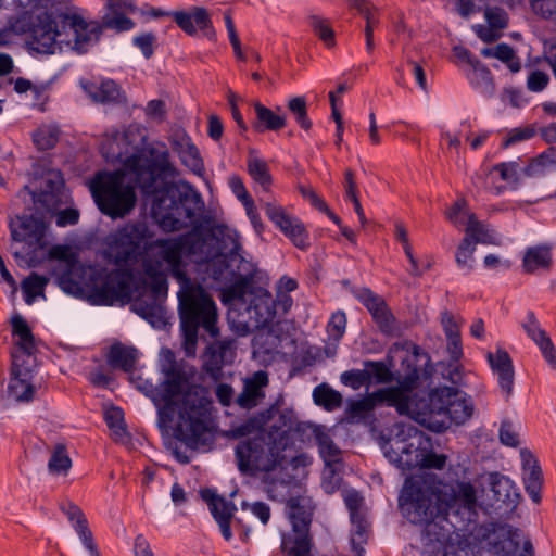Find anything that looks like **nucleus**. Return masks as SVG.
<instances>
[{
    "instance_id": "33",
    "label": "nucleus",
    "mask_w": 556,
    "mask_h": 556,
    "mask_svg": "<svg viewBox=\"0 0 556 556\" xmlns=\"http://www.w3.org/2000/svg\"><path fill=\"white\" fill-rule=\"evenodd\" d=\"M138 359V351L132 346H126L121 342L111 345L108 362L113 368L131 372L135 369Z\"/></svg>"
},
{
    "instance_id": "21",
    "label": "nucleus",
    "mask_w": 556,
    "mask_h": 556,
    "mask_svg": "<svg viewBox=\"0 0 556 556\" xmlns=\"http://www.w3.org/2000/svg\"><path fill=\"white\" fill-rule=\"evenodd\" d=\"M521 327L526 331L527 336L536 344L548 366L556 371L555 345L547 332L541 327V324L532 311L527 312L526 318L521 323Z\"/></svg>"
},
{
    "instance_id": "44",
    "label": "nucleus",
    "mask_w": 556,
    "mask_h": 556,
    "mask_svg": "<svg viewBox=\"0 0 556 556\" xmlns=\"http://www.w3.org/2000/svg\"><path fill=\"white\" fill-rule=\"evenodd\" d=\"M467 77L471 86L478 89L480 92L486 96H491L493 93L494 85L492 73L480 61L478 62V65L472 67L471 73H469Z\"/></svg>"
},
{
    "instance_id": "28",
    "label": "nucleus",
    "mask_w": 556,
    "mask_h": 556,
    "mask_svg": "<svg viewBox=\"0 0 556 556\" xmlns=\"http://www.w3.org/2000/svg\"><path fill=\"white\" fill-rule=\"evenodd\" d=\"M172 148L178 154L182 164L191 170L199 172L203 168L200 151L185 131L176 132L172 137Z\"/></svg>"
},
{
    "instance_id": "42",
    "label": "nucleus",
    "mask_w": 556,
    "mask_h": 556,
    "mask_svg": "<svg viewBox=\"0 0 556 556\" xmlns=\"http://www.w3.org/2000/svg\"><path fill=\"white\" fill-rule=\"evenodd\" d=\"M465 231V238H470V240L475 242V245L478 243L498 244L495 235L486 229V227L476 218L475 214L468 215V223Z\"/></svg>"
},
{
    "instance_id": "24",
    "label": "nucleus",
    "mask_w": 556,
    "mask_h": 556,
    "mask_svg": "<svg viewBox=\"0 0 556 556\" xmlns=\"http://www.w3.org/2000/svg\"><path fill=\"white\" fill-rule=\"evenodd\" d=\"M59 507L67 517L68 521L72 522L84 546L90 553V556H101L83 510L76 504L67 500L62 501Z\"/></svg>"
},
{
    "instance_id": "11",
    "label": "nucleus",
    "mask_w": 556,
    "mask_h": 556,
    "mask_svg": "<svg viewBox=\"0 0 556 556\" xmlns=\"http://www.w3.org/2000/svg\"><path fill=\"white\" fill-rule=\"evenodd\" d=\"M430 355L417 344H409L407 354L403 357L400 368L395 371L397 386L388 389H401L402 392H412L433 374Z\"/></svg>"
},
{
    "instance_id": "58",
    "label": "nucleus",
    "mask_w": 556,
    "mask_h": 556,
    "mask_svg": "<svg viewBox=\"0 0 556 556\" xmlns=\"http://www.w3.org/2000/svg\"><path fill=\"white\" fill-rule=\"evenodd\" d=\"M498 437L502 444L510 447H517L519 445V435L515 431L513 422L509 420H503L498 430Z\"/></svg>"
},
{
    "instance_id": "48",
    "label": "nucleus",
    "mask_w": 556,
    "mask_h": 556,
    "mask_svg": "<svg viewBox=\"0 0 556 556\" xmlns=\"http://www.w3.org/2000/svg\"><path fill=\"white\" fill-rule=\"evenodd\" d=\"M364 369L368 376V384L371 382L389 383L395 380V374L383 362L366 361L364 362Z\"/></svg>"
},
{
    "instance_id": "47",
    "label": "nucleus",
    "mask_w": 556,
    "mask_h": 556,
    "mask_svg": "<svg viewBox=\"0 0 556 556\" xmlns=\"http://www.w3.org/2000/svg\"><path fill=\"white\" fill-rule=\"evenodd\" d=\"M49 279L37 273H31L22 281V291L27 304H31L36 296L42 295Z\"/></svg>"
},
{
    "instance_id": "53",
    "label": "nucleus",
    "mask_w": 556,
    "mask_h": 556,
    "mask_svg": "<svg viewBox=\"0 0 556 556\" xmlns=\"http://www.w3.org/2000/svg\"><path fill=\"white\" fill-rule=\"evenodd\" d=\"M287 106L302 129L308 130L312 128V121L307 116V105L304 97L291 98Z\"/></svg>"
},
{
    "instance_id": "13",
    "label": "nucleus",
    "mask_w": 556,
    "mask_h": 556,
    "mask_svg": "<svg viewBox=\"0 0 556 556\" xmlns=\"http://www.w3.org/2000/svg\"><path fill=\"white\" fill-rule=\"evenodd\" d=\"M478 534L486 551L496 556H515L520 546L519 530L507 523H486Z\"/></svg>"
},
{
    "instance_id": "4",
    "label": "nucleus",
    "mask_w": 556,
    "mask_h": 556,
    "mask_svg": "<svg viewBox=\"0 0 556 556\" xmlns=\"http://www.w3.org/2000/svg\"><path fill=\"white\" fill-rule=\"evenodd\" d=\"M402 515L414 525L424 526V533L430 542L443 543L450 539L453 526L448 520L453 509L421 481L407 479L399 496Z\"/></svg>"
},
{
    "instance_id": "37",
    "label": "nucleus",
    "mask_w": 556,
    "mask_h": 556,
    "mask_svg": "<svg viewBox=\"0 0 556 556\" xmlns=\"http://www.w3.org/2000/svg\"><path fill=\"white\" fill-rule=\"evenodd\" d=\"M556 168V146L547 148L536 157L530 160L529 164L522 167L523 175L536 177Z\"/></svg>"
},
{
    "instance_id": "38",
    "label": "nucleus",
    "mask_w": 556,
    "mask_h": 556,
    "mask_svg": "<svg viewBox=\"0 0 556 556\" xmlns=\"http://www.w3.org/2000/svg\"><path fill=\"white\" fill-rule=\"evenodd\" d=\"M351 518V547L355 556H364V545L369 536V523L364 514L354 515Z\"/></svg>"
},
{
    "instance_id": "45",
    "label": "nucleus",
    "mask_w": 556,
    "mask_h": 556,
    "mask_svg": "<svg viewBox=\"0 0 556 556\" xmlns=\"http://www.w3.org/2000/svg\"><path fill=\"white\" fill-rule=\"evenodd\" d=\"M455 501L464 508L467 514V520L473 521L477 511V495L476 490L469 482H462L458 484V490L455 495Z\"/></svg>"
},
{
    "instance_id": "15",
    "label": "nucleus",
    "mask_w": 556,
    "mask_h": 556,
    "mask_svg": "<svg viewBox=\"0 0 556 556\" xmlns=\"http://www.w3.org/2000/svg\"><path fill=\"white\" fill-rule=\"evenodd\" d=\"M11 237L18 242H27L35 248H43L46 245V231L48 224L42 217L36 215L16 216L9 224Z\"/></svg>"
},
{
    "instance_id": "19",
    "label": "nucleus",
    "mask_w": 556,
    "mask_h": 556,
    "mask_svg": "<svg viewBox=\"0 0 556 556\" xmlns=\"http://www.w3.org/2000/svg\"><path fill=\"white\" fill-rule=\"evenodd\" d=\"M162 372L164 374V380L156 389V395L160 400L176 399L182 393L188 383V378L169 350L165 352V363L162 365Z\"/></svg>"
},
{
    "instance_id": "49",
    "label": "nucleus",
    "mask_w": 556,
    "mask_h": 556,
    "mask_svg": "<svg viewBox=\"0 0 556 556\" xmlns=\"http://www.w3.org/2000/svg\"><path fill=\"white\" fill-rule=\"evenodd\" d=\"M147 276L151 279L149 286L144 289V293L153 294L161 300H165L167 295V279L166 276L159 271L152 265H149L144 269Z\"/></svg>"
},
{
    "instance_id": "35",
    "label": "nucleus",
    "mask_w": 556,
    "mask_h": 556,
    "mask_svg": "<svg viewBox=\"0 0 556 556\" xmlns=\"http://www.w3.org/2000/svg\"><path fill=\"white\" fill-rule=\"evenodd\" d=\"M254 111L256 121L253 123V128L257 132L266 130L278 131L286 126V117L283 115L277 114L260 102L254 104Z\"/></svg>"
},
{
    "instance_id": "2",
    "label": "nucleus",
    "mask_w": 556,
    "mask_h": 556,
    "mask_svg": "<svg viewBox=\"0 0 556 556\" xmlns=\"http://www.w3.org/2000/svg\"><path fill=\"white\" fill-rule=\"evenodd\" d=\"M155 405L157 406L159 421L163 426H168L174 421L178 409L179 418L175 428V438L187 448L195 451L212 444V401L202 389L193 387L187 391L179 407L174 397L160 400L157 395Z\"/></svg>"
},
{
    "instance_id": "16",
    "label": "nucleus",
    "mask_w": 556,
    "mask_h": 556,
    "mask_svg": "<svg viewBox=\"0 0 556 556\" xmlns=\"http://www.w3.org/2000/svg\"><path fill=\"white\" fill-rule=\"evenodd\" d=\"M442 391H446L442 399V416L457 426L466 424L475 412L471 396L454 387H442Z\"/></svg>"
},
{
    "instance_id": "18",
    "label": "nucleus",
    "mask_w": 556,
    "mask_h": 556,
    "mask_svg": "<svg viewBox=\"0 0 556 556\" xmlns=\"http://www.w3.org/2000/svg\"><path fill=\"white\" fill-rule=\"evenodd\" d=\"M11 379L8 392L17 402H29L34 397L35 387L31 383V369L18 354H12Z\"/></svg>"
},
{
    "instance_id": "52",
    "label": "nucleus",
    "mask_w": 556,
    "mask_h": 556,
    "mask_svg": "<svg viewBox=\"0 0 556 556\" xmlns=\"http://www.w3.org/2000/svg\"><path fill=\"white\" fill-rule=\"evenodd\" d=\"M379 330L388 336H393L397 331L395 317L388 307L386 301L382 303L377 313L371 315Z\"/></svg>"
},
{
    "instance_id": "46",
    "label": "nucleus",
    "mask_w": 556,
    "mask_h": 556,
    "mask_svg": "<svg viewBox=\"0 0 556 556\" xmlns=\"http://www.w3.org/2000/svg\"><path fill=\"white\" fill-rule=\"evenodd\" d=\"M71 467L72 460L67 454L66 446L62 443L56 444L48 462L49 472L66 476Z\"/></svg>"
},
{
    "instance_id": "32",
    "label": "nucleus",
    "mask_w": 556,
    "mask_h": 556,
    "mask_svg": "<svg viewBox=\"0 0 556 556\" xmlns=\"http://www.w3.org/2000/svg\"><path fill=\"white\" fill-rule=\"evenodd\" d=\"M523 466L528 467L529 471L523 477L525 489L534 503L541 501V486H542V471L538 465L536 459L529 452H521Z\"/></svg>"
},
{
    "instance_id": "40",
    "label": "nucleus",
    "mask_w": 556,
    "mask_h": 556,
    "mask_svg": "<svg viewBox=\"0 0 556 556\" xmlns=\"http://www.w3.org/2000/svg\"><path fill=\"white\" fill-rule=\"evenodd\" d=\"M247 168L252 179L260 184L264 190H267L271 184V175L267 163L256 155L255 150H250Z\"/></svg>"
},
{
    "instance_id": "62",
    "label": "nucleus",
    "mask_w": 556,
    "mask_h": 556,
    "mask_svg": "<svg viewBox=\"0 0 556 556\" xmlns=\"http://www.w3.org/2000/svg\"><path fill=\"white\" fill-rule=\"evenodd\" d=\"M465 201L458 200L454 203V205L448 210L446 216L451 223L455 226L467 225L468 223V213L464 211Z\"/></svg>"
},
{
    "instance_id": "51",
    "label": "nucleus",
    "mask_w": 556,
    "mask_h": 556,
    "mask_svg": "<svg viewBox=\"0 0 556 556\" xmlns=\"http://www.w3.org/2000/svg\"><path fill=\"white\" fill-rule=\"evenodd\" d=\"M307 23L314 34L321 40L327 47L334 45V31L330 26V22L319 15H309Z\"/></svg>"
},
{
    "instance_id": "43",
    "label": "nucleus",
    "mask_w": 556,
    "mask_h": 556,
    "mask_svg": "<svg viewBox=\"0 0 556 556\" xmlns=\"http://www.w3.org/2000/svg\"><path fill=\"white\" fill-rule=\"evenodd\" d=\"M319 447V453L327 465L338 463L340 459V450L336 446L332 439L321 428L311 426Z\"/></svg>"
},
{
    "instance_id": "30",
    "label": "nucleus",
    "mask_w": 556,
    "mask_h": 556,
    "mask_svg": "<svg viewBox=\"0 0 556 556\" xmlns=\"http://www.w3.org/2000/svg\"><path fill=\"white\" fill-rule=\"evenodd\" d=\"M249 321L254 328H265L275 318L276 311L270 296H254L247 307Z\"/></svg>"
},
{
    "instance_id": "50",
    "label": "nucleus",
    "mask_w": 556,
    "mask_h": 556,
    "mask_svg": "<svg viewBox=\"0 0 556 556\" xmlns=\"http://www.w3.org/2000/svg\"><path fill=\"white\" fill-rule=\"evenodd\" d=\"M476 248L477 245L470 238H464L457 248L456 264L465 273H470L473 269Z\"/></svg>"
},
{
    "instance_id": "12",
    "label": "nucleus",
    "mask_w": 556,
    "mask_h": 556,
    "mask_svg": "<svg viewBox=\"0 0 556 556\" xmlns=\"http://www.w3.org/2000/svg\"><path fill=\"white\" fill-rule=\"evenodd\" d=\"M421 434L415 427L402 429L383 445L384 456L402 470H412L420 464Z\"/></svg>"
},
{
    "instance_id": "14",
    "label": "nucleus",
    "mask_w": 556,
    "mask_h": 556,
    "mask_svg": "<svg viewBox=\"0 0 556 556\" xmlns=\"http://www.w3.org/2000/svg\"><path fill=\"white\" fill-rule=\"evenodd\" d=\"M105 10L106 11L102 15L101 23H87L88 28L92 25H98L99 27L94 34L90 31L87 33L92 36V39H90V46L99 40L102 29H112L116 33H122L130 30L135 26L134 21L126 16L128 13L136 11L134 0H108Z\"/></svg>"
},
{
    "instance_id": "22",
    "label": "nucleus",
    "mask_w": 556,
    "mask_h": 556,
    "mask_svg": "<svg viewBox=\"0 0 556 556\" xmlns=\"http://www.w3.org/2000/svg\"><path fill=\"white\" fill-rule=\"evenodd\" d=\"M206 354L207 358L204 362L203 368L214 381H217L222 378L223 366L232 363L235 358L236 341L235 339H225L211 344L207 348Z\"/></svg>"
},
{
    "instance_id": "41",
    "label": "nucleus",
    "mask_w": 556,
    "mask_h": 556,
    "mask_svg": "<svg viewBox=\"0 0 556 556\" xmlns=\"http://www.w3.org/2000/svg\"><path fill=\"white\" fill-rule=\"evenodd\" d=\"M63 180L58 175L45 182V189L38 195V202L48 211L55 208L62 201Z\"/></svg>"
},
{
    "instance_id": "36",
    "label": "nucleus",
    "mask_w": 556,
    "mask_h": 556,
    "mask_svg": "<svg viewBox=\"0 0 556 556\" xmlns=\"http://www.w3.org/2000/svg\"><path fill=\"white\" fill-rule=\"evenodd\" d=\"M11 324L13 334L18 337L17 346L21 351L18 355L23 356L25 359H29L36 350V345L35 337L28 324L21 315L14 316Z\"/></svg>"
},
{
    "instance_id": "57",
    "label": "nucleus",
    "mask_w": 556,
    "mask_h": 556,
    "mask_svg": "<svg viewBox=\"0 0 556 556\" xmlns=\"http://www.w3.org/2000/svg\"><path fill=\"white\" fill-rule=\"evenodd\" d=\"M494 170L497 172L501 178L509 184H517L519 180V173H522V168H519L516 162L501 163L494 166Z\"/></svg>"
},
{
    "instance_id": "26",
    "label": "nucleus",
    "mask_w": 556,
    "mask_h": 556,
    "mask_svg": "<svg viewBox=\"0 0 556 556\" xmlns=\"http://www.w3.org/2000/svg\"><path fill=\"white\" fill-rule=\"evenodd\" d=\"M268 382L266 371H255L243 381L242 392L236 399L237 405L244 409L254 408L265 397L264 388L268 386Z\"/></svg>"
},
{
    "instance_id": "29",
    "label": "nucleus",
    "mask_w": 556,
    "mask_h": 556,
    "mask_svg": "<svg viewBox=\"0 0 556 556\" xmlns=\"http://www.w3.org/2000/svg\"><path fill=\"white\" fill-rule=\"evenodd\" d=\"M86 93L92 101L109 104L126 102L125 94L122 92L117 84L112 79H105L100 83L92 81L84 85Z\"/></svg>"
},
{
    "instance_id": "7",
    "label": "nucleus",
    "mask_w": 556,
    "mask_h": 556,
    "mask_svg": "<svg viewBox=\"0 0 556 556\" xmlns=\"http://www.w3.org/2000/svg\"><path fill=\"white\" fill-rule=\"evenodd\" d=\"M90 191L99 211L112 219L125 217L136 205L135 189L125 182L122 169L98 173L90 182Z\"/></svg>"
},
{
    "instance_id": "63",
    "label": "nucleus",
    "mask_w": 556,
    "mask_h": 556,
    "mask_svg": "<svg viewBox=\"0 0 556 556\" xmlns=\"http://www.w3.org/2000/svg\"><path fill=\"white\" fill-rule=\"evenodd\" d=\"M549 81V77L542 71H533L527 79V87L532 92H541L544 90Z\"/></svg>"
},
{
    "instance_id": "25",
    "label": "nucleus",
    "mask_w": 556,
    "mask_h": 556,
    "mask_svg": "<svg viewBox=\"0 0 556 556\" xmlns=\"http://www.w3.org/2000/svg\"><path fill=\"white\" fill-rule=\"evenodd\" d=\"M488 361L493 372L497 376V383L505 401H509L515 381V371L509 354L505 350L498 349L495 353L488 354Z\"/></svg>"
},
{
    "instance_id": "1",
    "label": "nucleus",
    "mask_w": 556,
    "mask_h": 556,
    "mask_svg": "<svg viewBox=\"0 0 556 556\" xmlns=\"http://www.w3.org/2000/svg\"><path fill=\"white\" fill-rule=\"evenodd\" d=\"M124 167L135 175L136 184L146 199H151V215L164 231L193 228L177 238L157 239L144 222H129L110 232L104 239V257L116 266L138 262L148 249H159L161 258L172 274L189 282L182 268V257H191L204 267L208 278L223 286L224 302L247 301L255 265L241 254L236 231L223 225H197L204 208L202 195L187 181H167L176 174L164 144H149L126 157Z\"/></svg>"
},
{
    "instance_id": "56",
    "label": "nucleus",
    "mask_w": 556,
    "mask_h": 556,
    "mask_svg": "<svg viewBox=\"0 0 556 556\" xmlns=\"http://www.w3.org/2000/svg\"><path fill=\"white\" fill-rule=\"evenodd\" d=\"M105 422L116 435L125 433L124 413L119 407H112L105 413Z\"/></svg>"
},
{
    "instance_id": "20",
    "label": "nucleus",
    "mask_w": 556,
    "mask_h": 556,
    "mask_svg": "<svg viewBox=\"0 0 556 556\" xmlns=\"http://www.w3.org/2000/svg\"><path fill=\"white\" fill-rule=\"evenodd\" d=\"M396 394L395 390L383 388L359 400L350 401L345 410V419L351 424L365 420L378 403H387L392 407V400Z\"/></svg>"
},
{
    "instance_id": "31",
    "label": "nucleus",
    "mask_w": 556,
    "mask_h": 556,
    "mask_svg": "<svg viewBox=\"0 0 556 556\" xmlns=\"http://www.w3.org/2000/svg\"><path fill=\"white\" fill-rule=\"evenodd\" d=\"M491 491L493 500L498 503V507L505 505L507 508H515L519 501V493L513 481L500 473L491 475Z\"/></svg>"
},
{
    "instance_id": "10",
    "label": "nucleus",
    "mask_w": 556,
    "mask_h": 556,
    "mask_svg": "<svg viewBox=\"0 0 556 556\" xmlns=\"http://www.w3.org/2000/svg\"><path fill=\"white\" fill-rule=\"evenodd\" d=\"M291 531L283 535L282 547L287 556H312L314 547L309 528L312 511L303 504L302 497H291L287 502Z\"/></svg>"
},
{
    "instance_id": "5",
    "label": "nucleus",
    "mask_w": 556,
    "mask_h": 556,
    "mask_svg": "<svg viewBox=\"0 0 556 556\" xmlns=\"http://www.w3.org/2000/svg\"><path fill=\"white\" fill-rule=\"evenodd\" d=\"M178 311L182 332V348L188 357L195 356L199 330L211 338L218 336L217 307L201 286L185 283L178 293Z\"/></svg>"
},
{
    "instance_id": "8",
    "label": "nucleus",
    "mask_w": 556,
    "mask_h": 556,
    "mask_svg": "<svg viewBox=\"0 0 556 556\" xmlns=\"http://www.w3.org/2000/svg\"><path fill=\"white\" fill-rule=\"evenodd\" d=\"M396 396L392 400L394 407L400 415L409 416L418 424L427 427L434 432H443L447 429L445 420H438L442 417L443 397L446 391L437 388L425 396H410V392H402L401 389H394Z\"/></svg>"
},
{
    "instance_id": "17",
    "label": "nucleus",
    "mask_w": 556,
    "mask_h": 556,
    "mask_svg": "<svg viewBox=\"0 0 556 556\" xmlns=\"http://www.w3.org/2000/svg\"><path fill=\"white\" fill-rule=\"evenodd\" d=\"M266 216L287 236L293 243L304 250L308 247V235L304 225L291 216L287 215L282 206L266 202L264 204Z\"/></svg>"
},
{
    "instance_id": "64",
    "label": "nucleus",
    "mask_w": 556,
    "mask_h": 556,
    "mask_svg": "<svg viewBox=\"0 0 556 556\" xmlns=\"http://www.w3.org/2000/svg\"><path fill=\"white\" fill-rule=\"evenodd\" d=\"M532 10L544 18L556 15V0H530Z\"/></svg>"
},
{
    "instance_id": "23",
    "label": "nucleus",
    "mask_w": 556,
    "mask_h": 556,
    "mask_svg": "<svg viewBox=\"0 0 556 556\" xmlns=\"http://www.w3.org/2000/svg\"><path fill=\"white\" fill-rule=\"evenodd\" d=\"M172 15L176 24L188 35H194L199 28L208 39H215L212 21L204 8L194 7L190 11H175Z\"/></svg>"
},
{
    "instance_id": "60",
    "label": "nucleus",
    "mask_w": 556,
    "mask_h": 556,
    "mask_svg": "<svg viewBox=\"0 0 556 556\" xmlns=\"http://www.w3.org/2000/svg\"><path fill=\"white\" fill-rule=\"evenodd\" d=\"M535 135V130L531 126L511 129L503 142V147L507 148L515 143L531 139Z\"/></svg>"
},
{
    "instance_id": "3",
    "label": "nucleus",
    "mask_w": 556,
    "mask_h": 556,
    "mask_svg": "<svg viewBox=\"0 0 556 556\" xmlns=\"http://www.w3.org/2000/svg\"><path fill=\"white\" fill-rule=\"evenodd\" d=\"M98 25L87 27V22L78 15L67 13H48L42 12L36 16H29L23 21V31L28 33L26 45L28 50L40 54H53L56 49L61 50V45L70 40L63 39V35L68 36V31L74 37L73 48L85 53L92 36L87 34L97 33Z\"/></svg>"
},
{
    "instance_id": "55",
    "label": "nucleus",
    "mask_w": 556,
    "mask_h": 556,
    "mask_svg": "<svg viewBox=\"0 0 556 556\" xmlns=\"http://www.w3.org/2000/svg\"><path fill=\"white\" fill-rule=\"evenodd\" d=\"M484 17L488 25L493 29L502 30L508 25V14L504 9L498 7H488L484 10Z\"/></svg>"
},
{
    "instance_id": "61",
    "label": "nucleus",
    "mask_w": 556,
    "mask_h": 556,
    "mask_svg": "<svg viewBox=\"0 0 556 556\" xmlns=\"http://www.w3.org/2000/svg\"><path fill=\"white\" fill-rule=\"evenodd\" d=\"M346 316L344 312L338 311L331 315L328 323V332L336 339L342 338L345 332Z\"/></svg>"
},
{
    "instance_id": "34",
    "label": "nucleus",
    "mask_w": 556,
    "mask_h": 556,
    "mask_svg": "<svg viewBox=\"0 0 556 556\" xmlns=\"http://www.w3.org/2000/svg\"><path fill=\"white\" fill-rule=\"evenodd\" d=\"M552 265V252L547 245L528 248L522 258V267L526 273L534 274L540 269H549Z\"/></svg>"
},
{
    "instance_id": "39",
    "label": "nucleus",
    "mask_w": 556,
    "mask_h": 556,
    "mask_svg": "<svg viewBox=\"0 0 556 556\" xmlns=\"http://www.w3.org/2000/svg\"><path fill=\"white\" fill-rule=\"evenodd\" d=\"M314 403L327 412H334L343 403L342 394L327 383H320L313 390Z\"/></svg>"
},
{
    "instance_id": "6",
    "label": "nucleus",
    "mask_w": 556,
    "mask_h": 556,
    "mask_svg": "<svg viewBox=\"0 0 556 556\" xmlns=\"http://www.w3.org/2000/svg\"><path fill=\"white\" fill-rule=\"evenodd\" d=\"M288 430L273 424L240 441L235 450L238 469L242 473L269 472L282 466L289 444Z\"/></svg>"
},
{
    "instance_id": "59",
    "label": "nucleus",
    "mask_w": 556,
    "mask_h": 556,
    "mask_svg": "<svg viewBox=\"0 0 556 556\" xmlns=\"http://www.w3.org/2000/svg\"><path fill=\"white\" fill-rule=\"evenodd\" d=\"M341 381L345 386L351 387L354 390L359 389L362 386L368 384V376L365 369L362 370H348L341 375Z\"/></svg>"
},
{
    "instance_id": "27",
    "label": "nucleus",
    "mask_w": 556,
    "mask_h": 556,
    "mask_svg": "<svg viewBox=\"0 0 556 556\" xmlns=\"http://www.w3.org/2000/svg\"><path fill=\"white\" fill-rule=\"evenodd\" d=\"M164 301L153 294L142 293L131 303V311L146 319L153 327L161 328L165 325Z\"/></svg>"
},
{
    "instance_id": "54",
    "label": "nucleus",
    "mask_w": 556,
    "mask_h": 556,
    "mask_svg": "<svg viewBox=\"0 0 556 556\" xmlns=\"http://www.w3.org/2000/svg\"><path fill=\"white\" fill-rule=\"evenodd\" d=\"M354 296L368 309L370 315L377 313L384 300L368 288L354 291Z\"/></svg>"
},
{
    "instance_id": "9",
    "label": "nucleus",
    "mask_w": 556,
    "mask_h": 556,
    "mask_svg": "<svg viewBox=\"0 0 556 556\" xmlns=\"http://www.w3.org/2000/svg\"><path fill=\"white\" fill-rule=\"evenodd\" d=\"M134 273L130 268L108 270L93 267L90 282L94 302L100 305H113L116 302H129L132 296Z\"/></svg>"
}]
</instances>
